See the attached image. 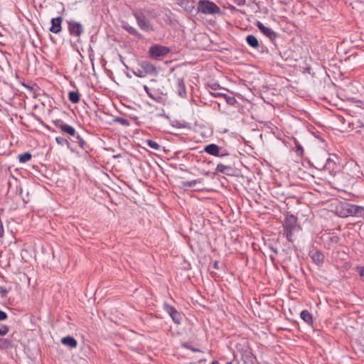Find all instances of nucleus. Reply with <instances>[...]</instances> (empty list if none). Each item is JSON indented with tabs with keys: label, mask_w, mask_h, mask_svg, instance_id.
Masks as SVG:
<instances>
[{
	"label": "nucleus",
	"mask_w": 364,
	"mask_h": 364,
	"mask_svg": "<svg viewBox=\"0 0 364 364\" xmlns=\"http://www.w3.org/2000/svg\"><path fill=\"white\" fill-rule=\"evenodd\" d=\"M164 311L168 314V315L171 317L172 320L176 323H180L181 321V314L178 312L175 307L171 305H169L167 303L164 304Z\"/></svg>",
	"instance_id": "0eeeda50"
},
{
	"label": "nucleus",
	"mask_w": 364,
	"mask_h": 364,
	"mask_svg": "<svg viewBox=\"0 0 364 364\" xmlns=\"http://www.w3.org/2000/svg\"><path fill=\"white\" fill-rule=\"evenodd\" d=\"M282 227L284 230V235L286 237L287 240L290 242H293L294 235L299 230L297 218L293 215H287L284 220Z\"/></svg>",
	"instance_id": "f257e3e1"
},
{
	"label": "nucleus",
	"mask_w": 364,
	"mask_h": 364,
	"mask_svg": "<svg viewBox=\"0 0 364 364\" xmlns=\"http://www.w3.org/2000/svg\"><path fill=\"white\" fill-rule=\"evenodd\" d=\"M83 134L82 130L77 131L70 126V141H71L73 145L70 149L73 151L77 149V147L81 149H85L87 144L82 136Z\"/></svg>",
	"instance_id": "7ed1b4c3"
},
{
	"label": "nucleus",
	"mask_w": 364,
	"mask_h": 364,
	"mask_svg": "<svg viewBox=\"0 0 364 364\" xmlns=\"http://www.w3.org/2000/svg\"><path fill=\"white\" fill-rule=\"evenodd\" d=\"M177 92L179 96L184 97L186 94V86L184 83V80L182 78L177 79V85H176Z\"/></svg>",
	"instance_id": "4468645a"
},
{
	"label": "nucleus",
	"mask_w": 364,
	"mask_h": 364,
	"mask_svg": "<svg viewBox=\"0 0 364 364\" xmlns=\"http://www.w3.org/2000/svg\"><path fill=\"white\" fill-rule=\"evenodd\" d=\"M359 207L348 203H341L336 208L337 215L341 218H347L348 216L357 214Z\"/></svg>",
	"instance_id": "39448f33"
},
{
	"label": "nucleus",
	"mask_w": 364,
	"mask_h": 364,
	"mask_svg": "<svg viewBox=\"0 0 364 364\" xmlns=\"http://www.w3.org/2000/svg\"><path fill=\"white\" fill-rule=\"evenodd\" d=\"M210 94L215 97H223V95H225V93H222V92H210Z\"/></svg>",
	"instance_id": "c9c22d12"
},
{
	"label": "nucleus",
	"mask_w": 364,
	"mask_h": 364,
	"mask_svg": "<svg viewBox=\"0 0 364 364\" xmlns=\"http://www.w3.org/2000/svg\"><path fill=\"white\" fill-rule=\"evenodd\" d=\"M19 162L24 164L29 161L32 159V155L30 152H24L18 156Z\"/></svg>",
	"instance_id": "5701e85b"
},
{
	"label": "nucleus",
	"mask_w": 364,
	"mask_h": 364,
	"mask_svg": "<svg viewBox=\"0 0 364 364\" xmlns=\"http://www.w3.org/2000/svg\"><path fill=\"white\" fill-rule=\"evenodd\" d=\"M295 146H296V152L297 155L302 156L304 154V149L302 146L300 144V143L297 141H294Z\"/></svg>",
	"instance_id": "c756f323"
},
{
	"label": "nucleus",
	"mask_w": 364,
	"mask_h": 364,
	"mask_svg": "<svg viewBox=\"0 0 364 364\" xmlns=\"http://www.w3.org/2000/svg\"><path fill=\"white\" fill-rule=\"evenodd\" d=\"M246 41L247 44L252 48H257L259 46L258 40L253 35H248L246 37Z\"/></svg>",
	"instance_id": "412c9836"
},
{
	"label": "nucleus",
	"mask_w": 364,
	"mask_h": 364,
	"mask_svg": "<svg viewBox=\"0 0 364 364\" xmlns=\"http://www.w3.org/2000/svg\"><path fill=\"white\" fill-rule=\"evenodd\" d=\"M13 346L12 341L9 338H0V350H7Z\"/></svg>",
	"instance_id": "a211bd4d"
},
{
	"label": "nucleus",
	"mask_w": 364,
	"mask_h": 364,
	"mask_svg": "<svg viewBox=\"0 0 364 364\" xmlns=\"http://www.w3.org/2000/svg\"><path fill=\"white\" fill-rule=\"evenodd\" d=\"M84 31L83 26L75 21H70V35L79 38Z\"/></svg>",
	"instance_id": "1a4fd4ad"
},
{
	"label": "nucleus",
	"mask_w": 364,
	"mask_h": 364,
	"mask_svg": "<svg viewBox=\"0 0 364 364\" xmlns=\"http://www.w3.org/2000/svg\"><path fill=\"white\" fill-rule=\"evenodd\" d=\"M139 66L141 67V68L143 69V72L145 73L146 75H151L156 76L158 74L156 68L149 61H141L139 64Z\"/></svg>",
	"instance_id": "6e6552de"
},
{
	"label": "nucleus",
	"mask_w": 364,
	"mask_h": 364,
	"mask_svg": "<svg viewBox=\"0 0 364 364\" xmlns=\"http://www.w3.org/2000/svg\"><path fill=\"white\" fill-rule=\"evenodd\" d=\"M144 90L146 91L148 96L154 100L159 102L161 97L155 91L151 90L147 85H144Z\"/></svg>",
	"instance_id": "aec40b11"
},
{
	"label": "nucleus",
	"mask_w": 364,
	"mask_h": 364,
	"mask_svg": "<svg viewBox=\"0 0 364 364\" xmlns=\"http://www.w3.org/2000/svg\"><path fill=\"white\" fill-rule=\"evenodd\" d=\"M210 364H220L218 361H213Z\"/></svg>",
	"instance_id": "ea45409f"
},
{
	"label": "nucleus",
	"mask_w": 364,
	"mask_h": 364,
	"mask_svg": "<svg viewBox=\"0 0 364 364\" xmlns=\"http://www.w3.org/2000/svg\"><path fill=\"white\" fill-rule=\"evenodd\" d=\"M311 258L317 264H321L324 261V255L320 251H316L311 255Z\"/></svg>",
	"instance_id": "2eb2a0df"
},
{
	"label": "nucleus",
	"mask_w": 364,
	"mask_h": 364,
	"mask_svg": "<svg viewBox=\"0 0 364 364\" xmlns=\"http://www.w3.org/2000/svg\"><path fill=\"white\" fill-rule=\"evenodd\" d=\"M211 89L213 90H216V85H213L211 86Z\"/></svg>",
	"instance_id": "58836bf2"
},
{
	"label": "nucleus",
	"mask_w": 364,
	"mask_h": 364,
	"mask_svg": "<svg viewBox=\"0 0 364 364\" xmlns=\"http://www.w3.org/2000/svg\"><path fill=\"white\" fill-rule=\"evenodd\" d=\"M114 122L124 127H129L130 125V122L128 119L120 117H115Z\"/></svg>",
	"instance_id": "393cba45"
},
{
	"label": "nucleus",
	"mask_w": 364,
	"mask_h": 364,
	"mask_svg": "<svg viewBox=\"0 0 364 364\" xmlns=\"http://www.w3.org/2000/svg\"><path fill=\"white\" fill-rule=\"evenodd\" d=\"M7 318H8L7 314L4 311L0 310V321H5L7 319Z\"/></svg>",
	"instance_id": "f704fd0d"
},
{
	"label": "nucleus",
	"mask_w": 364,
	"mask_h": 364,
	"mask_svg": "<svg viewBox=\"0 0 364 364\" xmlns=\"http://www.w3.org/2000/svg\"><path fill=\"white\" fill-rule=\"evenodd\" d=\"M323 168L324 171H328L330 175L335 176L337 172L338 165L333 159L328 157L326 160V163Z\"/></svg>",
	"instance_id": "9d476101"
},
{
	"label": "nucleus",
	"mask_w": 364,
	"mask_h": 364,
	"mask_svg": "<svg viewBox=\"0 0 364 364\" xmlns=\"http://www.w3.org/2000/svg\"><path fill=\"white\" fill-rule=\"evenodd\" d=\"M257 26L259 30L269 39L274 40L276 38L277 33L271 28L266 27L262 23L259 21L257 22Z\"/></svg>",
	"instance_id": "9b49d317"
},
{
	"label": "nucleus",
	"mask_w": 364,
	"mask_h": 364,
	"mask_svg": "<svg viewBox=\"0 0 364 364\" xmlns=\"http://www.w3.org/2000/svg\"><path fill=\"white\" fill-rule=\"evenodd\" d=\"M80 95L78 91H70V102L73 103L79 102Z\"/></svg>",
	"instance_id": "b1692460"
},
{
	"label": "nucleus",
	"mask_w": 364,
	"mask_h": 364,
	"mask_svg": "<svg viewBox=\"0 0 364 364\" xmlns=\"http://www.w3.org/2000/svg\"><path fill=\"white\" fill-rule=\"evenodd\" d=\"M358 273L361 277H364V267H359L358 268Z\"/></svg>",
	"instance_id": "4c0bfd02"
},
{
	"label": "nucleus",
	"mask_w": 364,
	"mask_h": 364,
	"mask_svg": "<svg viewBox=\"0 0 364 364\" xmlns=\"http://www.w3.org/2000/svg\"><path fill=\"white\" fill-rule=\"evenodd\" d=\"M134 75H135L136 76L139 77H146V75H145V73L143 72V69H142V68H139V69L137 70V71H136V72H134Z\"/></svg>",
	"instance_id": "473e14b6"
},
{
	"label": "nucleus",
	"mask_w": 364,
	"mask_h": 364,
	"mask_svg": "<svg viewBox=\"0 0 364 364\" xmlns=\"http://www.w3.org/2000/svg\"><path fill=\"white\" fill-rule=\"evenodd\" d=\"M55 141L60 146H68V140L64 137L56 136Z\"/></svg>",
	"instance_id": "cd10ccee"
},
{
	"label": "nucleus",
	"mask_w": 364,
	"mask_h": 364,
	"mask_svg": "<svg viewBox=\"0 0 364 364\" xmlns=\"http://www.w3.org/2000/svg\"><path fill=\"white\" fill-rule=\"evenodd\" d=\"M9 331V327L6 325L0 323V336L6 335Z\"/></svg>",
	"instance_id": "7c9ffc66"
},
{
	"label": "nucleus",
	"mask_w": 364,
	"mask_h": 364,
	"mask_svg": "<svg viewBox=\"0 0 364 364\" xmlns=\"http://www.w3.org/2000/svg\"><path fill=\"white\" fill-rule=\"evenodd\" d=\"M9 291L6 287H0V296L1 298H6Z\"/></svg>",
	"instance_id": "2f4dec72"
},
{
	"label": "nucleus",
	"mask_w": 364,
	"mask_h": 364,
	"mask_svg": "<svg viewBox=\"0 0 364 364\" xmlns=\"http://www.w3.org/2000/svg\"><path fill=\"white\" fill-rule=\"evenodd\" d=\"M170 51V48L166 46L154 44L149 48L148 54L150 58L155 60L160 57L166 56Z\"/></svg>",
	"instance_id": "423d86ee"
},
{
	"label": "nucleus",
	"mask_w": 364,
	"mask_h": 364,
	"mask_svg": "<svg viewBox=\"0 0 364 364\" xmlns=\"http://www.w3.org/2000/svg\"><path fill=\"white\" fill-rule=\"evenodd\" d=\"M223 98L225 100L226 102L230 105H234L237 102V100L234 97L229 96L226 94L223 95Z\"/></svg>",
	"instance_id": "c85d7f7f"
},
{
	"label": "nucleus",
	"mask_w": 364,
	"mask_h": 364,
	"mask_svg": "<svg viewBox=\"0 0 364 364\" xmlns=\"http://www.w3.org/2000/svg\"><path fill=\"white\" fill-rule=\"evenodd\" d=\"M134 16L137 21L138 26L141 30L145 31H149L152 30V26L149 19L148 11H136L134 13Z\"/></svg>",
	"instance_id": "20e7f679"
},
{
	"label": "nucleus",
	"mask_w": 364,
	"mask_h": 364,
	"mask_svg": "<svg viewBox=\"0 0 364 364\" xmlns=\"http://www.w3.org/2000/svg\"><path fill=\"white\" fill-rule=\"evenodd\" d=\"M220 148L215 144H210L205 146L204 151L214 156H222L220 154Z\"/></svg>",
	"instance_id": "f8f14e48"
},
{
	"label": "nucleus",
	"mask_w": 364,
	"mask_h": 364,
	"mask_svg": "<svg viewBox=\"0 0 364 364\" xmlns=\"http://www.w3.org/2000/svg\"><path fill=\"white\" fill-rule=\"evenodd\" d=\"M77 345V341L74 338L70 336V348H75Z\"/></svg>",
	"instance_id": "72a5a7b5"
},
{
	"label": "nucleus",
	"mask_w": 364,
	"mask_h": 364,
	"mask_svg": "<svg viewBox=\"0 0 364 364\" xmlns=\"http://www.w3.org/2000/svg\"><path fill=\"white\" fill-rule=\"evenodd\" d=\"M53 123L57 128H59L62 132L68 134V124L64 123L60 119L53 121Z\"/></svg>",
	"instance_id": "4be33fe9"
},
{
	"label": "nucleus",
	"mask_w": 364,
	"mask_h": 364,
	"mask_svg": "<svg viewBox=\"0 0 364 364\" xmlns=\"http://www.w3.org/2000/svg\"><path fill=\"white\" fill-rule=\"evenodd\" d=\"M300 317L306 323H313L312 315L308 310H303L300 314Z\"/></svg>",
	"instance_id": "dca6fc26"
},
{
	"label": "nucleus",
	"mask_w": 364,
	"mask_h": 364,
	"mask_svg": "<svg viewBox=\"0 0 364 364\" xmlns=\"http://www.w3.org/2000/svg\"><path fill=\"white\" fill-rule=\"evenodd\" d=\"M197 11L205 15L219 14L220 8L210 0H200L197 4Z\"/></svg>",
	"instance_id": "f03ea898"
},
{
	"label": "nucleus",
	"mask_w": 364,
	"mask_h": 364,
	"mask_svg": "<svg viewBox=\"0 0 364 364\" xmlns=\"http://www.w3.org/2000/svg\"><path fill=\"white\" fill-rule=\"evenodd\" d=\"M230 166H225L223 164L217 165L215 171L218 173H225L227 170H230Z\"/></svg>",
	"instance_id": "bb28decb"
},
{
	"label": "nucleus",
	"mask_w": 364,
	"mask_h": 364,
	"mask_svg": "<svg viewBox=\"0 0 364 364\" xmlns=\"http://www.w3.org/2000/svg\"><path fill=\"white\" fill-rule=\"evenodd\" d=\"M61 17L53 18L51 20V27L50 31L53 33H58L61 30Z\"/></svg>",
	"instance_id": "ddd939ff"
},
{
	"label": "nucleus",
	"mask_w": 364,
	"mask_h": 364,
	"mask_svg": "<svg viewBox=\"0 0 364 364\" xmlns=\"http://www.w3.org/2000/svg\"><path fill=\"white\" fill-rule=\"evenodd\" d=\"M203 182V178H198L192 181H185L181 183V186L183 188H191L195 186L197 184H201Z\"/></svg>",
	"instance_id": "f3484780"
},
{
	"label": "nucleus",
	"mask_w": 364,
	"mask_h": 364,
	"mask_svg": "<svg viewBox=\"0 0 364 364\" xmlns=\"http://www.w3.org/2000/svg\"><path fill=\"white\" fill-rule=\"evenodd\" d=\"M122 28L127 31L129 33L133 35V36H139L140 37L141 35L139 34V33L136 31V29L130 26L128 23L127 22H124L122 23Z\"/></svg>",
	"instance_id": "6ab92c4d"
},
{
	"label": "nucleus",
	"mask_w": 364,
	"mask_h": 364,
	"mask_svg": "<svg viewBox=\"0 0 364 364\" xmlns=\"http://www.w3.org/2000/svg\"><path fill=\"white\" fill-rule=\"evenodd\" d=\"M61 342L63 344H64L65 346H68V336L63 337L61 340Z\"/></svg>",
	"instance_id": "e433bc0d"
},
{
	"label": "nucleus",
	"mask_w": 364,
	"mask_h": 364,
	"mask_svg": "<svg viewBox=\"0 0 364 364\" xmlns=\"http://www.w3.org/2000/svg\"><path fill=\"white\" fill-rule=\"evenodd\" d=\"M145 143L146 145H148L150 148L154 149V150H159L161 148V146L155 141L147 139L146 140Z\"/></svg>",
	"instance_id": "a878e982"
}]
</instances>
